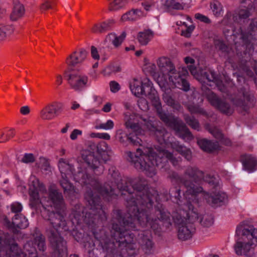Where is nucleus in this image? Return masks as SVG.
Wrapping results in <instances>:
<instances>
[{
    "label": "nucleus",
    "mask_w": 257,
    "mask_h": 257,
    "mask_svg": "<svg viewBox=\"0 0 257 257\" xmlns=\"http://www.w3.org/2000/svg\"><path fill=\"white\" fill-rule=\"evenodd\" d=\"M165 5L167 8L174 10H182L184 9V5L175 0H167Z\"/></svg>",
    "instance_id": "50"
},
{
    "label": "nucleus",
    "mask_w": 257,
    "mask_h": 257,
    "mask_svg": "<svg viewBox=\"0 0 257 257\" xmlns=\"http://www.w3.org/2000/svg\"><path fill=\"white\" fill-rule=\"evenodd\" d=\"M117 138L122 144H125L128 142L134 146L140 145L142 143V139L136 134L131 133L129 135L124 133L122 130H118L117 132Z\"/></svg>",
    "instance_id": "26"
},
{
    "label": "nucleus",
    "mask_w": 257,
    "mask_h": 257,
    "mask_svg": "<svg viewBox=\"0 0 257 257\" xmlns=\"http://www.w3.org/2000/svg\"><path fill=\"white\" fill-rule=\"evenodd\" d=\"M184 177L174 173L172 177L177 181L181 183L186 188L188 196L196 195L203 191V188L197 186L194 183H200L204 178V172L196 166H188L184 172Z\"/></svg>",
    "instance_id": "6"
},
{
    "label": "nucleus",
    "mask_w": 257,
    "mask_h": 257,
    "mask_svg": "<svg viewBox=\"0 0 257 257\" xmlns=\"http://www.w3.org/2000/svg\"><path fill=\"white\" fill-rule=\"evenodd\" d=\"M156 149L158 153L151 148H144L143 150L138 148L136 154L128 152L127 160L137 170L145 172L150 177L156 174V168H163L164 162L167 160H169L174 166L178 164L179 161L173 153L160 147Z\"/></svg>",
    "instance_id": "3"
},
{
    "label": "nucleus",
    "mask_w": 257,
    "mask_h": 257,
    "mask_svg": "<svg viewBox=\"0 0 257 257\" xmlns=\"http://www.w3.org/2000/svg\"><path fill=\"white\" fill-rule=\"evenodd\" d=\"M157 65L164 76H168L169 78L177 74L174 65L170 59L167 57L160 58L157 61Z\"/></svg>",
    "instance_id": "23"
},
{
    "label": "nucleus",
    "mask_w": 257,
    "mask_h": 257,
    "mask_svg": "<svg viewBox=\"0 0 257 257\" xmlns=\"http://www.w3.org/2000/svg\"><path fill=\"white\" fill-rule=\"evenodd\" d=\"M171 147L184 157L187 161H190L192 159V152L190 149L180 144L178 141H174L170 143Z\"/></svg>",
    "instance_id": "32"
},
{
    "label": "nucleus",
    "mask_w": 257,
    "mask_h": 257,
    "mask_svg": "<svg viewBox=\"0 0 257 257\" xmlns=\"http://www.w3.org/2000/svg\"><path fill=\"white\" fill-rule=\"evenodd\" d=\"M85 198L88 203V209L83 211L82 214L79 211H74L72 218L73 223L80 224L84 222L90 225L95 223L96 220H106V215L100 204L99 196L93 194L90 190L86 193Z\"/></svg>",
    "instance_id": "4"
},
{
    "label": "nucleus",
    "mask_w": 257,
    "mask_h": 257,
    "mask_svg": "<svg viewBox=\"0 0 257 257\" xmlns=\"http://www.w3.org/2000/svg\"><path fill=\"white\" fill-rule=\"evenodd\" d=\"M199 222L204 227H208L213 223V218L211 215L205 214L199 219Z\"/></svg>",
    "instance_id": "49"
},
{
    "label": "nucleus",
    "mask_w": 257,
    "mask_h": 257,
    "mask_svg": "<svg viewBox=\"0 0 257 257\" xmlns=\"http://www.w3.org/2000/svg\"><path fill=\"white\" fill-rule=\"evenodd\" d=\"M64 74L68 77L71 88L75 91H81L87 86L88 76L79 70L68 68L64 71Z\"/></svg>",
    "instance_id": "10"
},
{
    "label": "nucleus",
    "mask_w": 257,
    "mask_h": 257,
    "mask_svg": "<svg viewBox=\"0 0 257 257\" xmlns=\"http://www.w3.org/2000/svg\"><path fill=\"white\" fill-rule=\"evenodd\" d=\"M24 249L28 252L27 257H37V251L35 248L31 247V243H27L24 246Z\"/></svg>",
    "instance_id": "53"
},
{
    "label": "nucleus",
    "mask_w": 257,
    "mask_h": 257,
    "mask_svg": "<svg viewBox=\"0 0 257 257\" xmlns=\"http://www.w3.org/2000/svg\"><path fill=\"white\" fill-rule=\"evenodd\" d=\"M186 203L185 204L186 209H188L189 211L187 213L188 219L187 223H193L199 219V216L197 212L196 211V208L199 205V201L197 198L196 195H191V196H186Z\"/></svg>",
    "instance_id": "17"
},
{
    "label": "nucleus",
    "mask_w": 257,
    "mask_h": 257,
    "mask_svg": "<svg viewBox=\"0 0 257 257\" xmlns=\"http://www.w3.org/2000/svg\"><path fill=\"white\" fill-rule=\"evenodd\" d=\"M83 247L85 249V257H92V254L91 253V249L89 248L90 247H93V246L91 245V242L88 241L84 242L83 244Z\"/></svg>",
    "instance_id": "64"
},
{
    "label": "nucleus",
    "mask_w": 257,
    "mask_h": 257,
    "mask_svg": "<svg viewBox=\"0 0 257 257\" xmlns=\"http://www.w3.org/2000/svg\"><path fill=\"white\" fill-rule=\"evenodd\" d=\"M158 113L159 115L160 119L164 121L168 126H170L171 125V122L174 121L175 118L169 117L166 113L162 112V108L160 111L157 110Z\"/></svg>",
    "instance_id": "51"
},
{
    "label": "nucleus",
    "mask_w": 257,
    "mask_h": 257,
    "mask_svg": "<svg viewBox=\"0 0 257 257\" xmlns=\"http://www.w3.org/2000/svg\"><path fill=\"white\" fill-rule=\"evenodd\" d=\"M142 6L146 11H149L155 7V3L153 0L146 1L142 3Z\"/></svg>",
    "instance_id": "63"
},
{
    "label": "nucleus",
    "mask_w": 257,
    "mask_h": 257,
    "mask_svg": "<svg viewBox=\"0 0 257 257\" xmlns=\"http://www.w3.org/2000/svg\"><path fill=\"white\" fill-rule=\"evenodd\" d=\"M139 243L146 254H151L154 251V243L150 231H142L138 235Z\"/></svg>",
    "instance_id": "21"
},
{
    "label": "nucleus",
    "mask_w": 257,
    "mask_h": 257,
    "mask_svg": "<svg viewBox=\"0 0 257 257\" xmlns=\"http://www.w3.org/2000/svg\"><path fill=\"white\" fill-rule=\"evenodd\" d=\"M150 81L146 78L143 82L135 83L133 85H130V88L132 92L137 96H140L141 95H144L146 90L145 87H148Z\"/></svg>",
    "instance_id": "35"
},
{
    "label": "nucleus",
    "mask_w": 257,
    "mask_h": 257,
    "mask_svg": "<svg viewBox=\"0 0 257 257\" xmlns=\"http://www.w3.org/2000/svg\"><path fill=\"white\" fill-rule=\"evenodd\" d=\"M145 89H146V90L144 95L151 101L152 105L155 107L156 110L160 111L161 109V103L158 93L153 87L152 83L151 81L148 87H145Z\"/></svg>",
    "instance_id": "25"
},
{
    "label": "nucleus",
    "mask_w": 257,
    "mask_h": 257,
    "mask_svg": "<svg viewBox=\"0 0 257 257\" xmlns=\"http://www.w3.org/2000/svg\"><path fill=\"white\" fill-rule=\"evenodd\" d=\"M34 244V248L37 251V248L40 251H44L46 249V245L45 242V238L44 236L37 229L33 234ZM31 247H33L31 246Z\"/></svg>",
    "instance_id": "34"
},
{
    "label": "nucleus",
    "mask_w": 257,
    "mask_h": 257,
    "mask_svg": "<svg viewBox=\"0 0 257 257\" xmlns=\"http://www.w3.org/2000/svg\"><path fill=\"white\" fill-rule=\"evenodd\" d=\"M209 132L217 139H221L223 138L221 132L216 127L210 128Z\"/></svg>",
    "instance_id": "62"
},
{
    "label": "nucleus",
    "mask_w": 257,
    "mask_h": 257,
    "mask_svg": "<svg viewBox=\"0 0 257 257\" xmlns=\"http://www.w3.org/2000/svg\"><path fill=\"white\" fill-rule=\"evenodd\" d=\"M46 235L56 257H67L66 242L57 231L52 228H47Z\"/></svg>",
    "instance_id": "9"
},
{
    "label": "nucleus",
    "mask_w": 257,
    "mask_h": 257,
    "mask_svg": "<svg viewBox=\"0 0 257 257\" xmlns=\"http://www.w3.org/2000/svg\"><path fill=\"white\" fill-rule=\"evenodd\" d=\"M205 95L210 104L222 113L227 115L233 113L234 110L230 104L225 100L218 97L215 93L210 89H208V91L205 93Z\"/></svg>",
    "instance_id": "16"
},
{
    "label": "nucleus",
    "mask_w": 257,
    "mask_h": 257,
    "mask_svg": "<svg viewBox=\"0 0 257 257\" xmlns=\"http://www.w3.org/2000/svg\"><path fill=\"white\" fill-rule=\"evenodd\" d=\"M115 24L113 19H108L99 23L94 24L91 28V32L94 34H103L111 30Z\"/></svg>",
    "instance_id": "29"
},
{
    "label": "nucleus",
    "mask_w": 257,
    "mask_h": 257,
    "mask_svg": "<svg viewBox=\"0 0 257 257\" xmlns=\"http://www.w3.org/2000/svg\"><path fill=\"white\" fill-rule=\"evenodd\" d=\"M5 222L9 227L25 229L28 226L29 223L27 219L22 214H16L12 219V222L9 221L7 217L4 219Z\"/></svg>",
    "instance_id": "28"
},
{
    "label": "nucleus",
    "mask_w": 257,
    "mask_h": 257,
    "mask_svg": "<svg viewBox=\"0 0 257 257\" xmlns=\"http://www.w3.org/2000/svg\"><path fill=\"white\" fill-rule=\"evenodd\" d=\"M59 168L61 173V179L59 182L61 186L63 189L64 193L68 195L74 194V188L68 179L67 175L71 172L70 165L64 162L63 159H60L59 161Z\"/></svg>",
    "instance_id": "15"
},
{
    "label": "nucleus",
    "mask_w": 257,
    "mask_h": 257,
    "mask_svg": "<svg viewBox=\"0 0 257 257\" xmlns=\"http://www.w3.org/2000/svg\"><path fill=\"white\" fill-rule=\"evenodd\" d=\"M99 191L103 195H111L113 194V189L109 185H105L101 187Z\"/></svg>",
    "instance_id": "60"
},
{
    "label": "nucleus",
    "mask_w": 257,
    "mask_h": 257,
    "mask_svg": "<svg viewBox=\"0 0 257 257\" xmlns=\"http://www.w3.org/2000/svg\"><path fill=\"white\" fill-rule=\"evenodd\" d=\"M174 222L178 225V236L179 239L186 240L192 237V232L189 228L185 218L177 215L174 217Z\"/></svg>",
    "instance_id": "18"
},
{
    "label": "nucleus",
    "mask_w": 257,
    "mask_h": 257,
    "mask_svg": "<svg viewBox=\"0 0 257 257\" xmlns=\"http://www.w3.org/2000/svg\"><path fill=\"white\" fill-rule=\"evenodd\" d=\"M241 38L246 42L251 39H255L257 35V19H252L249 26V32L247 35L241 33Z\"/></svg>",
    "instance_id": "36"
},
{
    "label": "nucleus",
    "mask_w": 257,
    "mask_h": 257,
    "mask_svg": "<svg viewBox=\"0 0 257 257\" xmlns=\"http://www.w3.org/2000/svg\"><path fill=\"white\" fill-rule=\"evenodd\" d=\"M129 2V0H113L109 4L108 10L114 11L119 10L125 7Z\"/></svg>",
    "instance_id": "47"
},
{
    "label": "nucleus",
    "mask_w": 257,
    "mask_h": 257,
    "mask_svg": "<svg viewBox=\"0 0 257 257\" xmlns=\"http://www.w3.org/2000/svg\"><path fill=\"white\" fill-rule=\"evenodd\" d=\"M241 3H246V6H241L233 14L228 12L222 20L223 24H231V18L234 22L239 23L242 20L246 19L251 15V12L254 9L253 3L250 1L246 0H243Z\"/></svg>",
    "instance_id": "11"
},
{
    "label": "nucleus",
    "mask_w": 257,
    "mask_h": 257,
    "mask_svg": "<svg viewBox=\"0 0 257 257\" xmlns=\"http://www.w3.org/2000/svg\"><path fill=\"white\" fill-rule=\"evenodd\" d=\"M143 120L145 121V125L146 126V128L150 132L151 134H152L153 132H154L156 129L159 126L156 125L151 120H147L146 119H143Z\"/></svg>",
    "instance_id": "57"
},
{
    "label": "nucleus",
    "mask_w": 257,
    "mask_h": 257,
    "mask_svg": "<svg viewBox=\"0 0 257 257\" xmlns=\"http://www.w3.org/2000/svg\"><path fill=\"white\" fill-rule=\"evenodd\" d=\"M202 75L209 82L215 83L219 79L215 73L211 70L203 72Z\"/></svg>",
    "instance_id": "52"
},
{
    "label": "nucleus",
    "mask_w": 257,
    "mask_h": 257,
    "mask_svg": "<svg viewBox=\"0 0 257 257\" xmlns=\"http://www.w3.org/2000/svg\"><path fill=\"white\" fill-rule=\"evenodd\" d=\"M23 251L17 244L14 243L10 246L7 256V257H27L28 253L25 249Z\"/></svg>",
    "instance_id": "39"
},
{
    "label": "nucleus",
    "mask_w": 257,
    "mask_h": 257,
    "mask_svg": "<svg viewBox=\"0 0 257 257\" xmlns=\"http://www.w3.org/2000/svg\"><path fill=\"white\" fill-rule=\"evenodd\" d=\"M240 97H243V100L238 96L233 98L232 101L235 106L240 109V111L243 115L247 112L249 108L254 105V97L247 88L241 87L238 90Z\"/></svg>",
    "instance_id": "13"
},
{
    "label": "nucleus",
    "mask_w": 257,
    "mask_h": 257,
    "mask_svg": "<svg viewBox=\"0 0 257 257\" xmlns=\"http://www.w3.org/2000/svg\"><path fill=\"white\" fill-rule=\"evenodd\" d=\"M39 191L46 192L45 185L39 180L34 177L32 180L29 187L30 206L32 208L37 209L40 207L41 201L39 197Z\"/></svg>",
    "instance_id": "14"
},
{
    "label": "nucleus",
    "mask_w": 257,
    "mask_h": 257,
    "mask_svg": "<svg viewBox=\"0 0 257 257\" xmlns=\"http://www.w3.org/2000/svg\"><path fill=\"white\" fill-rule=\"evenodd\" d=\"M169 127L174 130L176 134L183 139L193 138L192 133L186 125L178 118H175L173 121L171 122Z\"/></svg>",
    "instance_id": "20"
},
{
    "label": "nucleus",
    "mask_w": 257,
    "mask_h": 257,
    "mask_svg": "<svg viewBox=\"0 0 257 257\" xmlns=\"http://www.w3.org/2000/svg\"><path fill=\"white\" fill-rule=\"evenodd\" d=\"M126 33L123 32L119 36L117 35L114 33H110L108 34L105 38V41H109L111 42L112 45L116 48L119 47L126 37Z\"/></svg>",
    "instance_id": "37"
},
{
    "label": "nucleus",
    "mask_w": 257,
    "mask_h": 257,
    "mask_svg": "<svg viewBox=\"0 0 257 257\" xmlns=\"http://www.w3.org/2000/svg\"><path fill=\"white\" fill-rule=\"evenodd\" d=\"M132 188L139 212H146L148 215V221L145 225H141L142 227L149 226L154 231H159L162 226L169 227L171 225L170 214L162 204H158L153 208L155 197L145 178L133 179Z\"/></svg>",
    "instance_id": "2"
},
{
    "label": "nucleus",
    "mask_w": 257,
    "mask_h": 257,
    "mask_svg": "<svg viewBox=\"0 0 257 257\" xmlns=\"http://www.w3.org/2000/svg\"><path fill=\"white\" fill-rule=\"evenodd\" d=\"M197 144L202 150L209 153L218 150L219 147L218 142H213L205 139L198 140Z\"/></svg>",
    "instance_id": "33"
},
{
    "label": "nucleus",
    "mask_w": 257,
    "mask_h": 257,
    "mask_svg": "<svg viewBox=\"0 0 257 257\" xmlns=\"http://www.w3.org/2000/svg\"><path fill=\"white\" fill-rule=\"evenodd\" d=\"M240 161L242 164L243 169L251 173L257 170L256 158L249 154H244L240 156Z\"/></svg>",
    "instance_id": "27"
},
{
    "label": "nucleus",
    "mask_w": 257,
    "mask_h": 257,
    "mask_svg": "<svg viewBox=\"0 0 257 257\" xmlns=\"http://www.w3.org/2000/svg\"><path fill=\"white\" fill-rule=\"evenodd\" d=\"M226 198V194L222 192L213 193L210 195L207 194L205 196L207 203L214 207L221 205Z\"/></svg>",
    "instance_id": "30"
},
{
    "label": "nucleus",
    "mask_w": 257,
    "mask_h": 257,
    "mask_svg": "<svg viewBox=\"0 0 257 257\" xmlns=\"http://www.w3.org/2000/svg\"><path fill=\"white\" fill-rule=\"evenodd\" d=\"M210 7L215 16L218 17L221 15L222 11V6L220 3L217 1H214L210 3Z\"/></svg>",
    "instance_id": "48"
},
{
    "label": "nucleus",
    "mask_w": 257,
    "mask_h": 257,
    "mask_svg": "<svg viewBox=\"0 0 257 257\" xmlns=\"http://www.w3.org/2000/svg\"><path fill=\"white\" fill-rule=\"evenodd\" d=\"M40 162L41 166L40 168L45 172H49L51 171L50 163L48 160L45 158H40Z\"/></svg>",
    "instance_id": "56"
},
{
    "label": "nucleus",
    "mask_w": 257,
    "mask_h": 257,
    "mask_svg": "<svg viewBox=\"0 0 257 257\" xmlns=\"http://www.w3.org/2000/svg\"><path fill=\"white\" fill-rule=\"evenodd\" d=\"M151 134L155 137L159 143L162 144L164 142L165 138L168 133L165 128L158 126Z\"/></svg>",
    "instance_id": "45"
},
{
    "label": "nucleus",
    "mask_w": 257,
    "mask_h": 257,
    "mask_svg": "<svg viewBox=\"0 0 257 257\" xmlns=\"http://www.w3.org/2000/svg\"><path fill=\"white\" fill-rule=\"evenodd\" d=\"M91 245L93 246L89 248L91 249L92 257H106L105 254L103 251L95 247L94 243H91Z\"/></svg>",
    "instance_id": "54"
},
{
    "label": "nucleus",
    "mask_w": 257,
    "mask_h": 257,
    "mask_svg": "<svg viewBox=\"0 0 257 257\" xmlns=\"http://www.w3.org/2000/svg\"><path fill=\"white\" fill-rule=\"evenodd\" d=\"M236 233L239 237L234 246L236 253L251 256L253 253L251 245L254 244V241L257 242V229L253 226H249L248 228L238 226Z\"/></svg>",
    "instance_id": "8"
},
{
    "label": "nucleus",
    "mask_w": 257,
    "mask_h": 257,
    "mask_svg": "<svg viewBox=\"0 0 257 257\" xmlns=\"http://www.w3.org/2000/svg\"><path fill=\"white\" fill-rule=\"evenodd\" d=\"M169 81L174 84H178L181 86V89L185 91L190 89V85L189 82L185 78L182 77L180 74H177L174 76H171L169 78Z\"/></svg>",
    "instance_id": "38"
},
{
    "label": "nucleus",
    "mask_w": 257,
    "mask_h": 257,
    "mask_svg": "<svg viewBox=\"0 0 257 257\" xmlns=\"http://www.w3.org/2000/svg\"><path fill=\"white\" fill-rule=\"evenodd\" d=\"M133 179L127 177H123L115 181L117 188L121 191V196L126 201V206L128 214L125 217L134 216L136 218L140 225H145L147 222V213L139 212V207L133 195V188H132Z\"/></svg>",
    "instance_id": "5"
},
{
    "label": "nucleus",
    "mask_w": 257,
    "mask_h": 257,
    "mask_svg": "<svg viewBox=\"0 0 257 257\" xmlns=\"http://www.w3.org/2000/svg\"><path fill=\"white\" fill-rule=\"evenodd\" d=\"M96 147V155L94 152L85 150L82 153V158L96 175H99L104 170L102 163H105L109 160V155L108 154L107 144L105 142L101 141Z\"/></svg>",
    "instance_id": "7"
},
{
    "label": "nucleus",
    "mask_w": 257,
    "mask_h": 257,
    "mask_svg": "<svg viewBox=\"0 0 257 257\" xmlns=\"http://www.w3.org/2000/svg\"><path fill=\"white\" fill-rule=\"evenodd\" d=\"M113 122L111 120H108L106 123H101L96 126V128H101L105 130H109L113 128Z\"/></svg>",
    "instance_id": "61"
},
{
    "label": "nucleus",
    "mask_w": 257,
    "mask_h": 257,
    "mask_svg": "<svg viewBox=\"0 0 257 257\" xmlns=\"http://www.w3.org/2000/svg\"><path fill=\"white\" fill-rule=\"evenodd\" d=\"M13 11L10 15V19L12 21H17L23 17L25 9L24 6L19 0H14Z\"/></svg>",
    "instance_id": "31"
},
{
    "label": "nucleus",
    "mask_w": 257,
    "mask_h": 257,
    "mask_svg": "<svg viewBox=\"0 0 257 257\" xmlns=\"http://www.w3.org/2000/svg\"><path fill=\"white\" fill-rule=\"evenodd\" d=\"M53 105L50 104L46 105L40 111V117L44 120H51L56 115L53 110Z\"/></svg>",
    "instance_id": "43"
},
{
    "label": "nucleus",
    "mask_w": 257,
    "mask_h": 257,
    "mask_svg": "<svg viewBox=\"0 0 257 257\" xmlns=\"http://www.w3.org/2000/svg\"><path fill=\"white\" fill-rule=\"evenodd\" d=\"M49 197L56 210L65 209L64 200L62 194L54 184L51 185L48 189Z\"/></svg>",
    "instance_id": "19"
},
{
    "label": "nucleus",
    "mask_w": 257,
    "mask_h": 257,
    "mask_svg": "<svg viewBox=\"0 0 257 257\" xmlns=\"http://www.w3.org/2000/svg\"><path fill=\"white\" fill-rule=\"evenodd\" d=\"M185 106L191 114H199L207 117L209 116L208 113L198 105L189 104L185 105Z\"/></svg>",
    "instance_id": "44"
},
{
    "label": "nucleus",
    "mask_w": 257,
    "mask_h": 257,
    "mask_svg": "<svg viewBox=\"0 0 257 257\" xmlns=\"http://www.w3.org/2000/svg\"><path fill=\"white\" fill-rule=\"evenodd\" d=\"M142 15V12L139 9H133L123 14L121 17L122 21H134L138 19Z\"/></svg>",
    "instance_id": "42"
},
{
    "label": "nucleus",
    "mask_w": 257,
    "mask_h": 257,
    "mask_svg": "<svg viewBox=\"0 0 257 257\" xmlns=\"http://www.w3.org/2000/svg\"><path fill=\"white\" fill-rule=\"evenodd\" d=\"M36 161V158L32 153H26L21 160L22 163L25 164L33 163Z\"/></svg>",
    "instance_id": "55"
},
{
    "label": "nucleus",
    "mask_w": 257,
    "mask_h": 257,
    "mask_svg": "<svg viewBox=\"0 0 257 257\" xmlns=\"http://www.w3.org/2000/svg\"><path fill=\"white\" fill-rule=\"evenodd\" d=\"M134 218V216H123L120 210H114L110 230V238L106 237L103 230L100 231L103 236L94 232L95 237L101 242L103 250L107 252L109 257H130L138 253L135 235L128 230L135 229Z\"/></svg>",
    "instance_id": "1"
},
{
    "label": "nucleus",
    "mask_w": 257,
    "mask_h": 257,
    "mask_svg": "<svg viewBox=\"0 0 257 257\" xmlns=\"http://www.w3.org/2000/svg\"><path fill=\"white\" fill-rule=\"evenodd\" d=\"M154 32L150 30H145L140 32L138 35V39L139 43L142 45H146L153 38Z\"/></svg>",
    "instance_id": "40"
},
{
    "label": "nucleus",
    "mask_w": 257,
    "mask_h": 257,
    "mask_svg": "<svg viewBox=\"0 0 257 257\" xmlns=\"http://www.w3.org/2000/svg\"><path fill=\"white\" fill-rule=\"evenodd\" d=\"M124 124L127 128H130L133 133L141 137L144 135V131L139 124L137 116L135 114L124 113Z\"/></svg>",
    "instance_id": "22"
},
{
    "label": "nucleus",
    "mask_w": 257,
    "mask_h": 257,
    "mask_svg": "<svg viewBox=\"0 0 257 257\" xmlns=\"http://www.w3.org/2000/svg\"><path fill=\"white\" fill-rule=\"evenodd\" d=\"M87 54L84 49H80L79 52L75 51L66 58L65 63L68 68L82 64L86 59Z\"/></svg>",
    "instance_id": "24"
},
{
    "label": "nucleus",
    "mask_w": 257,
    "mask_h": 257,
    "mask_svg": "<svg viewBox=\"0 0 257 257\" xmlns=\"http://www.w3.org/2000/svg\"><path fill=\"white\" fill-rule=\"evenodd\" d=\"M163 99L164 102L169 106H170L174 109L180 110L181 106L180 103L174 99L169 92L166 91L163 94Z\"/></svg>",
    "instance_id": "41"
},
{
    "label": "nucleus",
    "mask_w": 257,
    "mask_h": 257,
    "mask_svg": "<svg viewBox=\"0 0 257 257\" xmlns=\"http://www.w3.org/2000/svg\"><path fill=\"white\" fill-rule=\"evenodd\" d=\"M65 209L56 210V211H52L48 215V220L50 221L52 227L49 228L55 229L59 234V232L68 231L69 227L65 219Z\"/></svg>",
    "instance_id": "12"
},
{
    "label": "nucleus",
    "mask_w": 257,
    "mask_h": 257,
    "mask_svg": "<svg viewBox=\"0 0 257 257\" xmlns=\"http://www.w3.org/2000/svg\"><path fill=\"white\" fill-rule=\"evenodd\" d=\"M202 181L208 183L209 184L212 186H216L217 184V180L213 176L207 174L205 175L204 174V178Z\"/></svg>",
    "instance_id": "58"
},
{
    "label": "nucleus",
    "mask_w": 257,
    "mask_h": 257,
    "mask_svg": "<svg viewBox=\"0 0 257 257\" xmlns=\"http://www.w3.org/2000/svg\"><path fill=\"white\" fill-rule=\"evenodd\" d=\"M52 106L53 110L56 116L59 112H60L63 108V105L62 103L59 102H54L51 104Z\"/></svg>",
    "instance_id": "59"
},
{
    "label": "nucleus",
    "mask_w": 257,
    "mask_h": 257,
    "mask_svg": "<svg viewBox=\"0 0 257 257\" xmlns=\"http://www.w3.org/2000/svg\"><path fill=\"white\" fill-rule=\"evenodd\" d=\"M184 119L186 123L192 129L199 131L200 125L199 121L194 116H190L189 114L184 115Z\"/></svg>",
    "instance_id": "46"
}]
</instances>
